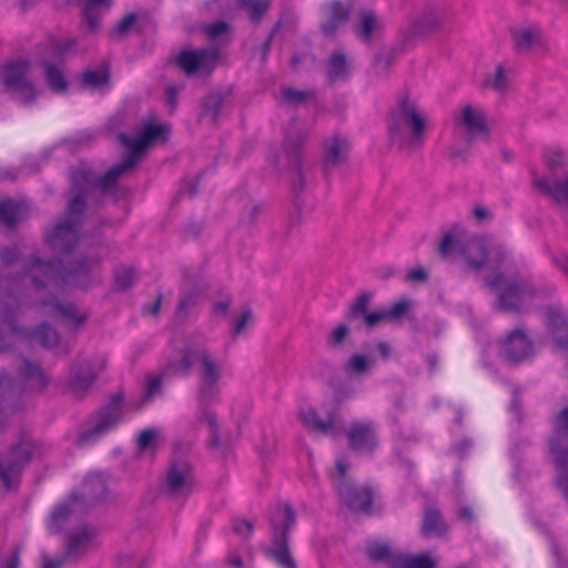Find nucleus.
<instances>
[{
    "label": "nucleus",
    "mask_w": 568,
    "mask_h": 568,
    "mask_svg": "<svg viewBox=\"0 0 568 568\" xmlns=\"http://www.w3.org/2000/svg\"><path fill=\"white\" fill-rule=\"evenodd\" d=\"M159 438V432L154 429H144L138 437V448L145 450L152 446V444Z\"/></svg>",
    "instance_id": "47"
},
{
    "label": "nucleus",
    "mask_w": 568,
    "mask_h": 568,
    "mask_svg": "<svg viewBox=\"0 0 568 568\" xmlns=\"http://www.w3.org/2000/svg\"><path fill=\"white\" fill-rule=\"evenodd\" d=\"M486 286L496 293V307L503 312H523L541 295V292L527 281L504 273L497 274L494 278L487 277Z\"/></svg>",
    "instance_id": "6"
},
{
    "label": "nucleus",
    "mask_w": 568,
    "mask_h": 568,
    "mask_svg": "<svg viewBox=\"0 0 568 568\" xmlns=\"http://www.w3.org/2000/svg\"><path fill=\"white\" fill-rule=\"evenodd\" d=\"M347 438L351 447L359 453H372L378 444L376 427L372 422L353 423Z\"/></svg>",
    "instance_id": "18"
},
{
    "label": "nucleus",
    "mask_w": 568,
    "mask_h": 568,
    "mask_svg": "<svg viewBox=\"0 0 568 568\" xmlns=\"http://www.w3.org/2000/svg\"><path fill=\"white\" fill-rule=\"evenodd\" d=\"M23 217L22 204L12 200L0 201V222L13 226Z\"/></svg>",
    "instance_id": "29"
},
{
    "label": "nucleus",
    "mask_w": 568,
    "mask_h": 568,
    "mask_svg": "<svg viewBox=\"0 0 568 568\" xmlns=\"http://www.w3.org/2000/svg\"><path fill=\"white\" fill-rule=\"evenodd\" d=\"M95 529L87 525L68 534L65 557L79 559L94 546Z\"/></svg>",
    "instance_id": "21"
},
{
    "label": "nucleus",
    "mask_w": 568,
    "mask_h": 568,
    "mask_svg": "<svg viewBox=\"0 0 568 568\" xmlns=\"http://www.w3.org/2000/svg\"><path fill=\"white\" fill-rule=\"evenodd\" d=\"M513 40L515 50L525 53L541 45L542 36L538 27H521L513 31Z\"/></svg>",
    "instance_id": "25"
},
{
    "label": "nucleus",
    "mask_w": 568,
    "mask_h": 568,
    "mask_svg": "<svg viewBox=\"0 0 568 568\" xmlns=\"http://www.w3.org/2000/svg\"><path fill=\"white\" fill-rule=\"evenodd\" d=\"M194 364L199 365L201 400H213L220 393V382L223 373L221 364L215 361L205 346L187 345L178 358L168 363L166 372L186 376Z\"/></svg>",
    "instance_id": "3"
},
{
    "label": "nucleus",
    "mask_w": 568,
    "mask_h": 568,
    "mask_svg": "<svg viewBox=\"0 0 568 568\" xmlns=\"http://www.w3.org/2000/svg\"><path fill=\"white\" fill-rule=\"evenodd\" d=\"M79 497L73 495L70 500L58 504L47 520L50 534H58L67 529L77 520L79 511Z\"/></svg>",
    "instance_id": "19"
},
{
    "label": "nucleus",
    "mask_w": 568,
    "mask_h": 568,
    "mask_svg": "<svg viewBox=\"0 0 568 568\" xmlns=\"http://www.w3.org/2000/svg\"><path fill=\"white\" fill-rule=\"evenodd\" d=\"M439 253L444 258L458 254L468 266L478 270L487 267L497 270L506 257L503 246L485 237H469L465 241L456 240L453 235L444 236Z\"/></svg>",
    "instance_id": "5"
},
{
    "label": "nucleus",
    "mask_w": 568,
    "mask_h": 568,
    "mask_svg": "<svg viewBox=\"0 0 568 568\" xmlns=\"http://www.w3.org/2000/svg\"><path fill=\"white\" fill-rule=\"evenodd\" d=\"M253 314L251 310H244L241 316L235 321L233 327V335H240L246 327V325L252 321Z\"/></svg>",
    "instance_id": "50"
},
{
    "label": "nucleus",
    "mask_w": 568,
    "mask_h": 568,
    "mask_svg": "<svg viewBox=\"0 0 568 568\" xmlns=\"http://www.w3.org/2000/svg\"><path fill=\"white\" fill-rule=\"evenodd\" d=\"M134 21L135 16L132 13L128 14L116 24L114 31L119 34H123L132 27Z\"/></svg>",
    "instance_id": "58"
},
{
    "label": "nucleus",
    "mask_w": 568,
    "mask_h": 568,
    "mask_svg": "<svg viewBox=\"0 0 568 568\" xmlns=\"http://www.w3.org/2000/svg\"><path fill=\"white\" fill-rule=\"evenodd\" d=\"M199 419L204 420L209 425L212 433L213 434L215 433V430L217 428V423H216L215 414L213 412L207 410V409L202 410L199 415Z\"/></svg>",
    "instance_id": "57"
},
{
    "label": "nucleus",
    "mask_w": 568,
    "mask_h": 568,
    "mask_svg": "<svg viewBox=\"0 0 568 568\" xmlns=\"http://www.w3.org/2000/svg\"><path fill=\"white\" fill-rule=\"evenodd\" d=\"M510 73V69H507L504 64H498L491 77L485 80L484 85L503 93L509 88Z\"/></svg>",
    "instance_id": "30"
},
{
    "label": "nucleus",
    "mask_w": 568,
    "mask_h": 568,
    "mask_svg": "<svg viewBox=\"0 0 568 568\" xmlns=\"http://www.w3.org/2000/svg\"><path fill=\"white\" fill-rule=\"evenodd\" d=\"M348 141L341 136H332L324 144L323 163L325 168L342 164L348 154Z\"/></svg>",
    "instance_id": "24"
},
{
    "label": "nucleus",
    "mask_w": 568,
    "mask_h": 568,
    "mask_svg": "<svg viewBox=\"0 0 568 568\" xmlns=\"http://www.w3.org/2000/svg\"><path fill=\"white\" fill-rule=\"evenodd\" d=\"M106 493L104 477L99 473L89 474L82 486L81 496L85 504H91L102 498Z\"/></svg>",
    "instance_id": "26"
},
{
    "label": "nucleus",
    "mask_w": 568,
    "mask_h": 568,
    "mask_svg": "<svg viewBox=\"0 0 568 568\" xmlns=\"http://www.w3.org/2000/svg\"><path fill=\"white\" fill-rule=\"evenodd\" d=\"M108 81L109 72L104 67L88 70L83 74V84L92 90L102 88Z\"/></svg>",
    "instance_id": "35"
},
{
    "label": "nucleus",
    "mask_w": 568,
    "mask_h": 568,
    "mask_svg": "<svg viewBox=\"0 0 568 568\" xmlns=\"http://www.w3.org/2000/svg\"><path fill=\"white\" fill-rule=\"evenodd\" d=\"M426 278H427V273L425 272L424 268H420V267L410 270L406 275V280L412 281V282H424V281H426Z\"/></svg>",
    "instance_id": "60"
},
{
    "label": "nucleus",
    "mask_w": 568,
    "mask_h": 568,
    "mask_svg": "<svg viewBox=\"0 0 568 568\" xmlns=\"http://www.w3.org/2000/svg\"><path fill=\"white\" fill-rule=\"evenodd\" d=\"M61 264L62 261L59 260L58 268L53 263L33 256L26 273L12 278L0 276V318L8 326L11 337L26 338L32 344L48 348L59 343V334L45 323L31 333L16 325L14 307L29 285L36 291L40 300L37 304L38 311L44 316L72 327H79L87 321L85 312L80 311L74 304L60 302L55 295L64 285L87 287L92 263L81 261L70 267L60 268Z\"/></svg>",
    "instance_id": "1"
},
{
    "label": "nucleus",
    "mask_w": 568,
    "mask_h": 568,
    "mask_svg": "<svg viewBox=\"0 0 568 568\" xmlns=\"http://www.w3.org/2000/svg\"><path fill=\"white\" fill-rule=\"evenodd\" d=\"M123 416V396L115 395L100 412L95 423L79 436L78 442L82 445L95 442L113 430L122 422Z\"/></svg>",
    "instance_id": "11"
},
{
    "label": "nucleus",
    "mask_w": 568,
    "mask_h": 568,
    "mask_svg": "<svg viewBox=\"0 0 568 568\" xmlns=\"http://www.w3.org/2000/svg\"><path fill=\"white\" fill-rule=\"evenodd\" d=\"M168 365L161 374H149L146 376V387L143 397V404L149 403L152 398L161 394V385L164 378L169 376H181L180 374L168 373Z\"/></svg>",
    "instance_id": "31"
},
{
    "label": "nucleus",
    "mask_w": 568,
    "mask_h": 568,
    "mask_svg": "<svg viewBox=\"0 0 568 568\" xmlns=\"http://www.w3.org/2000/svg\"><path fill=\"white\" fill-rule=\"evenodd\" d=\"M547 328L559 348H568V311L559 304L549 305L545 310Z\"/></svg>",
    "instance_id": "17"
},
{
    "label": "nucleus",
    "mask_w": 568,
    "mask_h": 568,
    "mask_svg": "<svg viewBox=\"0 0 568 568\" xmlns=\"http://www.w3.org/2000/svg\"><path fill=\"white\" fill-rule=\"evenodd\" d=\"M295 525V513L288 505H278L271 518L273 547L267 550L281 568H296L288 550L287 534Z\"/></svg>",
    "instance_id": "7"
},
{
    "label": "nucleus",
    "mask_w": 568,
    "mask_h": 568,
    "mask_svg": "<svg viewBox=\"0 0 568 568\" xmlns=\"http://www.w3.org/2000/svg\"><path fill=\"white\" fill-rule=\"evenodd\" d=\"M33 453V444L22 442L9 450L0 460V480L7 489L18 485L21 470L30 462Z\"/></svg>",
    "instance_id": "13"
},
{
    "label": "nucleus",
    "mask_w": 568,
    "mask_h": 568,
    "mask_svg": "<svg viewBox=\"0 0 568 568\" xmlns=\"http://www.w3.org/2000/svg\"><path fill=\"white\" fill-rule=\"evenodd\" d=\"M367 555L374 561H386L392 558L389 547L378 541H373L368 544Z\"/></svg>",
    "instance_id": "43"
},
{
    "label": "nucleus",
    "mask_w": 568,
    "mask_h": 568,
    "mask_svg": "<svg viewBox=\"0 0 568 568\" xmlns=\"http://www.w3.org/2000/svg\"><path fill=\"white\" fill-rule=\"evenodd\" d=\"M254 526L251 521L245 519L235 520L233 524V530L239 536L247 539L253 532Z\"/></svg>",
    "instance_id": "49"
},
{
    "label": "nucleus",
    "mask_w": 568,
    "mask_h": 568,
    "mask_svg": "<svg viewBox=\"0 0 568 568\" xmlns=\"http://www.w3.org/2000/svg\"><path fill=\"white\" fill-rule=\"evenodd\" d=\"M554 428L550 453L557 468V484L568 499V407L556 417Z\"/></svg>",
    "instance_id": "8"
},
{
    "label": "nucleus",
    "mask_w": 568,
    "mask_h": 568,
    "mask_svg": "<svg viewBox=\"0 0 568 568\" xmlns=\"http://www.w3.org/2000/svg\"><path fill=\"white\" fill-rule=\"evenodd\" d=\"M21 375L27 387L32 390H41L48 383V378L44 373L29 361L23 362Z\"/></svg>",
    "instance_id": "28"
},
{
    "label": "nucleus",
    "mask_w": 568,
    "mask_h": 568,
    "mask_svg": "<svg viewBox=\"0 0 568 568\" xmlns=\"http://www.w3.org/2000/svg\"><path fill=\"white\" fill-rule=\"evenodd\" d=\"M458 518L462 519V520H466V521H471L474 516H473V511L470 508L468 507H464L462 508L458 514H457Z\"/></svg>",
    "instance_id": "64"
},
{
    "label": "nucleus",
    "mask_w": 568,
    "mask_h": 568,
    "mask_svg": "<svg viewBox=\"0 0 568 568\" xmlns=\"http://www.w3.org/2000/svg\"><path fill=\"white\" fill-rule=\"evenodd\" d=\"M104 366L105 358L103 356L82 358L75 362L70 368L68 382L70 392L77 397L84 396Z\"/></svg>",
    "instance_id": "12"
},
{
    "label": "nucleus",
    "mask_w": 568,
    "mask_h": 568,
    "mask_svg": "<svg viewBox=\"0 0 568 568\" xmlns=\"http://www.w3.org/2000/svg\"><path fill=\"white\" fill-rule=\"evenodd\" d=\"M367 366V357L361 354H354L348 361V367L355 373H363Z\"/></svg>",
    "instance_id": "51"
},
{
    "label": "nucleus",
    "mask_w": 568,
    "mask_h": 568,
    "mask_svg": "<svg viewBox=\"0 0 568 568\" xmlns=\"http://www.w3.org/2000/svg\"><path fill=\"white\" fill-rule=\"evenodd\" d=\"M19 566H20V558L17 552L10 555L2 562V568H19Z\"/></svg>",
    "instance_id": "62"
},
{
    "label": "nucleus",
    "mask_w": 568,
    "mask_h": 568,
    "mask_svg": "<svg viewBox=\"0 0 568 568\" xmlns=\"http://www.w3.org/2000/svg\"><path fill=\"white\" fill-rule=\"evenodd\" d=\"M423 535L426 537L439 536L445 531V524L437 510H428L423 521Z\"/></svg>",
    "instance_id": "32"
},
{
    "label": "nucleus",
    "mask_w": 568,
    "mask_h": 568,
    "mask_svg": "<svg viewBox=\"0 0 568 568\" xmlns=\"http://www.w3.org/2000/svg\"><path fill=\"white\" fill-rule=\"evenodd\" d=\"M136 280L135 271L125 265H120L114 270L115 287L119 291H125L133 285Z\"/></svg>",
    "instance_id": "37"
},
{
    "label": "nucleus",
    "mask_w": 568,
    "mask_h": 568,
    "mask_svg": "<svg viewBox=\"0 0 568 568\" xmlns=\"http://www.w3.org/2000/svg\"><path fill=\"white\" fill-rule=\"evenodd\" d=\"M109 0H87L84 7V19L91 30H95L99 26V14L95 12L98 7H109Z\"/></svg>",
    "instance_id": "39"
},
{
    "label": "nucleus",
    "mask_w": 568,
    "mask_h": 568,
    "mask_svg": "<svg viewBox=\"0 0 568 568\" xmlns=\"http://www.w3.org/2000/svg\"><path fill=\"white\" fill-rule=\"evenodd\" d=\"M368 306V297L362 295L351 307L349 310V318H357L359 316H365L366 310Z\"/></svg>",
    "instance_id": "48"
},
{
    "label": "nucleus",
    "mask_w": 568,
    "mask_h": 568,
    "mask_svg": "<svg viewBox=\"0 0 568 568\" xmlns=\"http://www.w3.org/2000/svg\"><path fill=\"white\" fill-rule=\"evenodd\" d=\"M499 344L503 356L509 362H523L534 353L532 342L521 328L513 329Z\"/></svg>",
    "instance_id": "16"
},
{
    "label": "nucleus",
    "mask_w": 568,
    "mask_h": 568,
    "mask_svg": "<svg viewBox=\"0 0 568 568\" xmlns=\"http://www.w3.org/2000/svg\"><path fill=\"white\" fill-rule=\"evenodd\" d=\"M327 77L331 81L343 79L348 73L346 59L341 53H334L327 62Z\"/></svg>",
    "instance_id": "34"
},
{
    "label": "nucleus",
    "mask_w": 568,
    "mask_h": 568,
    "mask_svg": "<svg viewBox=\"0 0 568 568\" xmlns=\"http://www.w3.org/2000/svg\"><path fill=\"white\" fill-rule=\"evenodd\" d=\"M75 41L73 39L54 40L50 42V49L54 57H64L73 52Z\"/></svg>",
    "instance_id": "45"
},
{
    "label": "nucleus",
    "mask_w": 568,
    "mask_h": 568,
    "mask_svg": "<svg viewBox=\"0 0 568 568\" xmlns=\"http://www.w3.org/2000/svg\"><path fill=\"white\" fill-rule=\"evenodd\" d=\"M227 30V24L225 22H215L209 24L205 28V32L207 37L212 40L217 39L220 36L224 34Z\"/></svg>",
    "instance_id": "53"
},
{
    "label": "nucleus",
    "mask_w": 568,
    "mask_h": 568,
    "mask_svg": "<svg viewBox=\"0 0 568 568\" xmlns=\"http://www.w3.org/2000/svg\"><path fill=\"white\" fill-rule=\"evenodd\" d=\"M303 425L318 434L337 436L341 429L336 425L334 414H328L325 420H322L315 409L307 407L301 409L298 414Z\"/></svg>",
    "instance_id": "22"
},
{
    "label": "nucleus",
    "mask_w": 568,
    "mask_h": 568,
    "mask_svg": "<svg viewBox=\"0 0 568 568\" xmlns=\"http://www.w3.org/2000/svg\"><path fill=\"white\" fill-rule=\"evenodd\" d=\"M338 478L335 486L338 490L341 500L353 510L368 511L372 505L373 493L367 487H351L344 483L347 471V465L342 460H336Z\"/></svg>",
    "instance_id": "14"
},
{
    "label": "nucleus",
    "mask_w": 568,
    "mask_h": 568,
    "mask_svg": "<svg viewBox=\"0 0 568 568\" xmlns=\"http://www.w3.org/2000/svg\"><path fill=\"white\" fill-rule=\"evenodd\" d=\"M248 10L251 19L258 20L268 9V0H239Z\"/></svg>",
    "instance_id": "44"
},
{
    "label": "nucleus",
    "mask_w": 568,
    "mask_h": 568,
    "mask_svg": "<svg viewBox=\"0 0 568 568\" xmlns=\"http://www.w3.org/2000/svg\"><path fill=\"white\" fill-rule=\"evenodd\" d=\"M19 255L18 248L16 246L12 247H3L0 250V257L6 264H10L17 260Z\"/></svg>",
    "instance_id": "56"
},
{
    "label": "nucleus",
    "mask_w": 568,
    "mask_h": 568,
    "mask_svg": "<svg viewBox=\"0 0 568 568\" xmlns=\"http://www.w3.org/2000/svg\"><path fill=\"white\" fill-rule=\"evenodd\" d=\"M535 187L559 204H568V170L555 176H535Z\"/></svg>",
    "instance_id": "20"
},
{
    "label": "nucleus",
    "mask_w": 568,
    "mask_h": 568,
    "mask_svg": "<svg viewBox=\"0 0 568 568\" xmlns=\"http://www.w3.org/2000/svg\"><path fill=\"white\" fill-rule=\"evenodd\" d=\"M195 485L194 471L189 460H171L165 475L164 491L175 500H184L192 494Z\"/></svg>",
    "instance_id": "10"
},
{
    "label": "nucleus",
    "mask_w": 568,
    "mask_h": 568,
    "mask_svg": "<svg viewBox=\"0 0 568 568\" xmlns=\"http://www.w3.org/2000/svg\"><path fill=\"white\" fill-rule=\"evenodd\" d=\"M45 78L49 87L57 93H62L67 89V81L61 70L51 64H45Z\"/></svg>",
    "instance_id": "38"
},
{
    "label": "nucleus",
    "mask_w": 568,
    "mask_h": 568,
    "mask_svg": "<svg viewBox=\"0 0 568 568\" xmlns=\"http://www.w3.org/2000/svg\"><path fill=\"white\" fill-rule=\"evenodd\" d=\"M555 263L568 276V256L561 255L555 258Z\"/></svg>",
    "instance_id": "63"
},
{
    "label": "nucleus",
    "mask_w": 568,
    "mask_h": 568,
    "mask_svg": "<svg viewBox=\"0 0 568 568\" xmlns=\"http://www.w3.org/2000/svg\"><path fill=\"white\" fill-rule=\"evenodd\" d=\"M459 124L463 126L470 140L479 135H486L487 133V126L483 111L471 105H465L463 108L459 116Z\"/></svg>",
    "instance_id": "23"
},
{
    "label": "nucleus",
    "mask_w": 568,
    "mask_h": 568,
    "mask_svg": "<svg viewBox=\"0 0 568 568\" xmlns=\"http://www.w3.org/2000/svg\"><path fill=\"white\" fill-rule=\"evenodd\" d=\"M3 83L12 99L21 104H29L37 97L30 78V64L26 61L7 64L3 68Z\"/></svg>",
    "instance_id": "9"
},
{
    "label": "nucleus",
    "mask_w": 568,
    "mask_h": 568,
    "mask_svg": "<svg viewBox=\"0 0 568 568\" xmlns=\"http://www.w3.org/2000/svg\"><path fill=\"white\" fill-rule=\"evenodd\" d=\"M217 59L215 49L183 50L176 55L175 62L186 75H194L211 73Z\"/></svg>",
    "instance_id": "15"
},
{
    "label": "nucleus",
    "mask_w": 568,
    "mask_h": 568,
    "mask_svg": "<svg viewBox=\"0 0 568 568\" xmlns=\"http://www.w3.org/2000/svg\"><path fill=\"white\" fill-rule=\"evenodd\" d=\"M311 93L307 91L284 88L281 92V101L287 106H297L302 104Z\"/></svg>",
    "instance_id": "41"
},
{
    "label": "nucleus",
    "mask_w": 568,
    "mask_h": 568,
    "mask_svg": "<svg viewBox=\"0 0 568 568\" xmlns=\"http://www.w3.org/2000/svg\"><path fill=\"white\" fill-rule=\"evenodd\" d=\"M348 8L344 7L339 2H333L327 7V20L323 24V31L325 34H333L339 26L346 22L348 17Z\"/></svg>",
    "instance_id": "27"
},
{
    "label": "nucleus",
    "mask_w": 568,
    "mask_h": 568,
    "mask_svg": "<svg viewBox=\"0 0 568 568\" xmlns=\"http://www.w3.org/2000/svg\"><path fill=\"white\" fill-rule=\"evenodd\" d=\"M428 126L425 112L414 101L403 99L390 113L388 132L402 148L417 150L425 143Z\"/></svg>",
    "instance_id": "4"
},
{
    "label": "nucleus",
    "mask_w": 568,
    "mask_h": 568,
    "mask_svg": "<svg viewBox=\"0 0 568 568\" xmlns=\"http://www.w3.org/2000/svg\"><path fill=\"white\" fill-rule=\"evenodd\" d=\"M178 93H179V88L178 87H175V85L168 87V89H166V104L169 105L171 112L175 109Z\"/></svg>",
    "instance_id": "59"
},
{
    "label": "nucleus",
    "mask_w": 568,
    "mask_h": 568,
    "mask_svg": "<svg viewBox=\"0 0 568 568\" xmlns=\"http://www.w3.org/2000/svg\"><path fill=\"white\" fill-rule=\"evenodd\" d=\"M394 568H434L435 561L428 555L397 558L393 561Z\"/></svg>",
    "instance_id": "36"
},
{
    "label": "nucleus",
    "mask_w": 568,
    "mask_h": 568,
    "mask_svg": "<svg viewBox=\"0 0 568 568\" xmlns=\"http://www.w3.org/2000/svg\"><path fill=\"white\" fill-rule=\"evenodd\" d=\"M348 334V327L345 324H341L335 327L329 336V343L333 345L341 344Z\"/></svg>",
    "instance_id": "55"
},
{
    "label": "nucleus",
    "mask_w": 568,
    "mask_h": 568,
    "mask_svg": "<svg viewBox=\"0 0 568 568\" xmlns=\"http://www.w3.org/2000/svg\"><path fill=\"white\" fill-rule=\"evenodd\" d=\"M545 160L548 166V174L546 176H555L568 170L566 166V155L562 151L550 149L545 153Z\"/></svg>",
    "instance_id": "33"
},
{
    "label": "nucleus",
    "mask_w": 568,
    "mask_h": 568,
    "mask_svg": "<svg viewBox=\"0 0 568 568\" xmlns=\"http://www.w3.org/2000/svg\"><path fill=\"white\" fill-rule=\"evenodd\" d=\"M409 302L408 301H399L392 305L389 308L385 310L387 322H393L399 320L408 310Z\"/></svg>",
    "instance_id": "46"
},
{
    "label": "nucleus",
    "mask_w": 568,
    "mask_h": 568,
    "mask_svg": "<svg viewBox=\"0 0 568 568\" xmlns=\"http://www.w3.org/2000/svg\"><path fill=\"white\" fill-rule=\"evenodd\" d=\"M378 27V20L372 11H364L361 16L359 33L364 40H369L374 30Z\"/></svg>",
    "instance_id": "42"
},
{
    "label": "nucleus",
    "mask_w": 568,
    "mask_h": 568,
    "mask_svg": "<svg viewBox=\"0 0 568 568\" xmlns=\"http://www.w3.org/2000/svg\"><path fill=\"white\" fill-rule=\"evenodd\" d=\"M166 126L148 123L135 138L119 134V141L129 150L128 158L112 166L101 179H94L85 166L72 170V196L67 206L65 220L50 231L45 241L51 250L59 255L68 254L79 241V226L85 209L84 199L90 191L99 189L103 194L118 195V179L136 164L145 150L156 141L165 140Z\"/></svg>",
    "instance_id": "2"
},
{
    "label": "nucleus",
    "mask_w": 568,
    "mask_h": 568,
    "mask_svg": "<svg viewBox=\"0 0 568 568\" xmlns=\"http://www.w3.org/2000/svg\"><path fill=\"white\" fill-rule=\"evenodd\" d=\"M222 97L219 93L209 94L203 101V116H209L212 122L217 120L219 111L222 105Z\"/></svg>",
    "instance_id": "40"
},
{
    "label": "nucleus",
    "mask_w": 568,
    "mask_h": 568,
    "mask_svg": "<svg viewBox=\"0 0 568 568\" xmlns=\"http://www.w3.org/2000/svg\"><path fill=\"white\" fill-rule=\"evenodd\" d=\"M306 132L288 130L286 132V141L292 144L293 150H296L306 139Z\"/></svg>",
    "instance_id": "52"
},
{
    "label": "nucleus",
    "mask_w": 568,
    "mask_h": 568,
    "mask_svg": "<svg viewBox=\"0 0 568 568\" xmlns=\"http://www.w3.org/2000/svg\"><path fill=\"white\" fill-rule=\"evenodd\" d=\"M68 559L70 558L65 555L58 559L44 558L42 568H61Z\"/></svg>",
    "instance_id": "61"
},
{
    "label": "nucleus",
    "mask_w": 568,
    "mask_h": 568,
    "mask_svg": "<svg viewBox=\"0 0 568 568\" xmlns=\"http://www.w3.org/2000/svg\"><path fill=\"white\" fill-rule=\"evenodd\" d=\"M367 326L374 327L382 322H387L385 310L368 313L364 316Z\"/></svg>",
    "instance_id": "54"
}]
</instances>
